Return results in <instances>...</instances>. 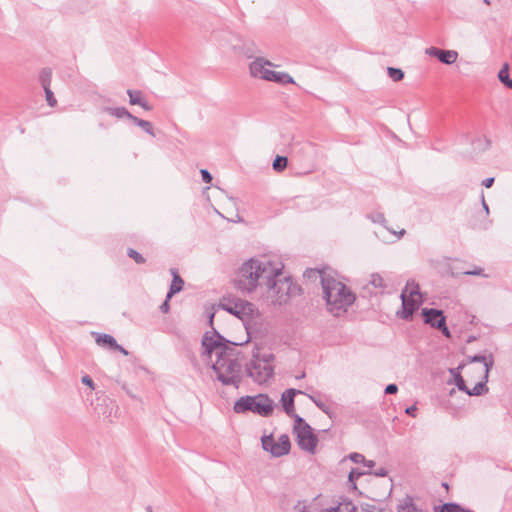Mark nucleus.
I'll return each mask as SVG.
<instances>
[{"instance_id": "nucleus-7", "label": "nucleus", "mask_w": 512, "mask_h": 512, "mask_svg": "<svg viewBox=\"0 0 512 512\" xmlns=\"http://www.w3.org/2000/svg\"><path fill=\"white\" fill-rule=\"evenodd\" d=\"M273 66L274 65L270 61L265 60L264 58H256L250 64V73L255 78H260L282 85L294 83L293 78L289 74L281 71H275L272 69Z\"/></svg>"}, {"instance_id": "nucleus-25", "label": "nucleus", "mask_w": 512, "mask_h": 512, "mask_svg": "<svg viewBox=\"0 0 512 512\" xmlns=\"http://www.w3.org/2000/svg\"><path fill=\"white\" fill-rule=\"evenodd\" d=\"M44 89H45V96H46V101H47L48 105L51 107L56 106L57 100L55 99L53 92L50 90L49 86L46 85L44 87Z\"/></svg>"}, {"instance_id": "nucleus-45", "label": "nucleus", "mask_w": 512, "mask_h": 512, "mask_svg": "<svg viewBox=\"0 0 512 512\" xmlns=\"http://www.w3.org/2000/svg\"><path fill=\"white\" fill-rule=\"evenodd\" d=\"M213 318H214V314H211V316H210V323L213 322Z\"/></svg>"}, {"instance_id": "nucleus-18", "label": "nucleus", "mask_w": 512, "mask_h": 512, "mask_svg": "<svg viewBox=\"0 0 512 512\" xmlns=\"http://www.w3.org/2000/svg\"><path fill=\"white\" fill-rule=\"evenodd\" d=\"M318 512H357V507L352 503V501L344 500L339 502L337 505L319 510Z\"/></svg>"}, {"instance_id": "nucleus-16", "label": "nucleus", "mask_w": 512, "mask_h": 512, "mask_svg": "<svg viewBox=\"0 0 512 512\" xmlns=\"http://www.w3.org/2000/svg\"><path fill=\"white\" fill-rule=\"evenodd\" d=\"M296 394H303V392L300 390L291 388V389L285 390L281 396L282 406L284 408V411L289 416L295 417V415H294V410H295L294 409V397Z\"/></svg>"}, {"instance_id": "nucleus-46", "label": "nucleus", "mask_w": 512, "mask_h": 512, "mask_svg": "<svg viewBox=\"0 0 512 512\" xmlns=\"http://www.w3.org/2000/svg\"><path fill=\"white\" fill-rule=\"evenodd\" d=\"M303 377H305L304 373L302 375H300L298 378H303Z\"/></svg>"}, {"instance_id": "nucleus-36", "label": "nucleus", "mask_w": 512, "mask_h": 512, "mask_svg": "<svg viewBox=\"0 0 512 512\" xmlns=\"http://www.w3.org/2000/svg\"><path fill=\"white\" fill-rule=\"evenodd\" d=\"M416 411H417V408L415 405H412L408 408H406L405 410V413L412 416V417H415L416 416Z\"/></svg>"}, {"instance_id": "nucleus-3", "label": "nucleus", "mask_w": 512, "mask_h": 512, "mask_svg": "<svg viewBox=\"0 0 512 512\" xmlns=\"http://www.w3.org/2000/svg\"><path fill=\"white\" fill-rule=\"evenodd\" d=\"M281 271V264L272 261H261L250 259L243 263L239 269L235 283L245 291L254 290L260 280L272 281V277H278Z\"/></svg>"}, {"instance_id": "nucleus-37", "label": "nucleus", "mask_w": 512, "mask_h": 512, "mask_svg": "<svg viewBox=\"0 0 512 512\" xmlns=\"http://www.w3.org/2000/svg\"><path fill=\"white\" fill-rule=\"evenodd\" d=\"M169 300L170 299H168V296H167L166 300L161 305V310H162L163 313H167L169 311V309H170Z\"/></svg>"}, {"instance_id": "nucleus-13", "label": "nucleus", "mask_w": 512, "mask_h": 512, "mask_svg": "<svg viewBox=\"0 0 512 512\" xmlns=\"http://www.w3.org/2000/svg\"><path fill=\"white\" fill-rule=\"evenodd\" d=\"M202 345L206 352H226L231 349L229 342H226L215 331L205 333Z\"/></svg>"}, {"instance_id": "nucleus-11", "label": "nucleus", "mask_w": 512, "mask_h": 512, "mask_svg": "<svg viewBox=\"0 0 512 512\" xmlns=\"http://www.w3.org/2000/svg\"><path fill=\"white\" fill-rule=\"evenodd\" d=\"M262 447L270 452L273 457H281L289 453L291 444L288 435L283 434L277 440L273 436H263L261 439Z\"/></svg>"}, {"instance_id": "nucleus-17", "label": "nucleus", "mask_w": 512, "mask_h": 512, "mask_svg": "<svg viewBox=\"0 0 512 512\" xmlns=\"http://www.w3.org/2000/svg\"><path fill=\"white\" fill-rule=\"evenodd\" d=\"M96 343L103 349L126 352L111 335H98L96 337Z\"/></svg>"}, {"instance_id": "nucleus-1", "label": "nucleus", "mask_w": 512, "mask_h": 512, "mask_svg": "<svg viewBox=\"0 0 512 512\" xmlns=\"http://www.w3.org/2000/svg\"><path fill=\"white\" fill-rule=\"evenodd\" d=\"M491 365V354H489V359L485 355H475L468 364L450 368L449 372L460 391L470 396H479L488 390L486 382Z\"/></svg>"}, {"instance_id": "nucleus-19", "label": "nucleus", "mask_w": 512, "mask_h": 512, "mask_svg": "<svg viewBox=\"0 0 512 512\" xmlns=\"http://www.w3.org/2000/svg\"><path fill=\"white\" fill-rule=\"evenodd\" d=\"M171 274L173 276V280H172V283L170 285V289L168 292V299H170L174 294L180 292L184 286V281L179 276V274L176 270L172 269Z\"/></svg>"}, {"instance_id": "nucleus-42", "label": "nucleus", "mask_w": 512, "mask_h": 512, "mask_svg": "<svg viewBox=\"0 0 512 512\" xmlns=\"http://www.w3.org/2000/svg\"><path fill=\"white\" fill-rule=\"evenodd\" d=\"M465 375L477 380V382L479 381V375L477 373H465Z\"/></svg>"}, {"instance_id": "nucleus-28", "label": "nucleus", "mask_w": 512, "mask_h": 512, "mask_svg": "<svg viewBox=\"0 0 512 512\" xmlns=\"http://www.w3.org/2000/svg\"><path fill=\"white\" fill-rule=\"evenodd\" d=\"M442 512H464V510L457 504L448 503L443 506Z\"/></svg>"}, {"instance_id": "nucleus-43", "label": "nucleus", "mask_w": 512, "mask_h": 512, "mask_svg": "<svg viewBox=\"0 0 512 512\" xmlns=\"http://www.w3.org/2000/svg\"><path fill=\"white\" fill-rule=\"evenodd\" d=\"M302 512H318V510L310 506L308 508H304Z\"/></svg>"}, {"instance_id": "nucleus-24", "label": "nucleus", "mask_w": 512, "mask_h": 512, "mask_svg": "<svg viewBox=\"0 0 512 512\" xmlns=\"http://www.w3.org/2000/svg\"><path fill=\"white\" fill-rule=\"evenodd\" d=\"M128 95L130 97L131 104H138V105L145 107V104L142 102L141 93L139 91L129 90Z\"/></svg>"}, {"instance_id": "nucleus-8", "label": "nucleus", "mask_w": 512, "mask_h": 512, "mask_svg": "<svg viewBox=\"0 0 512 512\" xmlns=\"http://www.w3.org/2000/svg\"><path fill=\"white\" fill-rule=\"evenodd\" d=\"M272 359L273 354H253L246 365L249 377L259 384L267 382L273 375Z\"/></svg>"}, {"instance_id": "nucleus-34", "label": "nucleus", "mask_w": 512, "mask_h": 512, "mask_svg": "<svg viewBox=\"0 0 512 512\" xmlns=\"http://www.w3.org/2000/svg\"><path fill=\"white\" fill-rule=\"evenodd\" d=\"M398 391V387L396 384H389L386 386L385 388V393L386 394H394Z\"/></svg>"}, {"instance_id": "nucleus-40", "label": "nucleus", "mask_w": 512, "mask_h": 512, "mask_svg": "<svg viewBox=\"0 0 512 512\" xmlns=\"http://www.w3.org/2000/svg\"><path fill=\"white\" fill-rule=\"evenodd\" d=\"M493 182H494V178H487L485 179L482 184L483 186H485L486 188H490L492 185H493Z\"/></svg>"}, {"instance_id": "nucleus-21", "label": "nucleus", "mask_w": 512, "mask_h": 512, "mask_svg": "<svg viewBox=\"0 0 512 512\" xmlns=\"http://www.w3.org/2000/svg\"><path fill=\"white\" fill-rule=\"evenodd\" d=\"M499 80L512 89V78L509 77V65L505 63L498 73Z\"/></svg>"}, {"instance_id": "nucleus-29", "label": "nucleus", "mask_w": 512, "mask_h": 512, "mask_svg": "<svg viewBox=\"0 0 512 512\" xmlns=\"http://www.w3.org/2000/svg\"><path fill=\"white\" fill-rule=\"evenodd\" d=\"M109 112L118 117V118H121V117H124V116H128V117H131V115L129 114V112L124 109V108H116V109H110Z\"/></svg>"}, {"instance_id": "nucleus-9", "label": "nucleus", "mask_w": 512, "mask_h": 512, "mask_svg": "<svg viewBox=\"0 0 512 512\" xmlns=\"http://www.w3.org/2000/svg\"><path fill=\"white\" fill-rule=\"evenodd\" d=\"M402 309L397 314L403 319H409L423 303L420 287L414 281H408L401 293Z\"/></svg>"}, {"instance_id": "nucleus-32", "label": "nucleus", "mask_w": 512, "mask_h": 512, "mask_svg": "<svg viewBox=\"0 0 512 512\" xmlns=\"http://www.w3.org/2000/svg\"><path fill=\"white\" fill-rule=\"evenodd\" d=\"M364 473L359 471L358 469H352L349 473V481L354 483L356 479H358Z\"/></svg>"}, {"instance_id": "nucleus-41", "label": "nucleus", "mask_w": 512, "mask_h": 512, "mask_svg": "<svg viewBox=\"0 0 512 512\" xmlns=\"http://www.w3.org/2000/svg\"><path fill=\"white\" fill-rule=\"evenodd\" d=\"M363 464L368 467L369 469L373 468L375 466V462L372 461V460H366L365 459V462H363Z\"/></svg>"}, {"instance_id": "nucleus-33", "label": "nucleus", "mask_w": 512, "mask_h": 512, "mask_svg": "<svg viewBox=\"0 0 512 512\" xmlns=\"http://www.w3.org/2000/svg\"><path fill=\"white\" fill-rule=\"evenodd\" d=\"M82 383L87 385L91 390H94V382L88 375H85L81 379Z\"/></svg>"}, {"instance_id": "nucleus-44", "label": "nucleus", "mask_w": 512, "mask_h": 512, "mask_svg": "<svg viewBox=\"0 0 512 512\" xmlns=\"http://www.w3.org/2000/svg\"><path fill=\"white\" fill-rule=\"evenodd\" d=\"M405 230L404 229H400L399 231H393V233L397 236V237H401L403 234H404Z\"/></svg>"}, {"instance_id": "nucleus-39", "label": "nucleus", "mask_w": 512, "mask_h": 512, "mask_svg": "<svg viewBox=\"0 0 512 512\" xmlns=\"http://www.w3.org/2000/svg\"><path fill=\"white\" fill-rule=\"evenodd\" d=\"M376 476H386L387 474V470L383 467L377 469L376 471L373 472Z\"/></svg>"}, {"instance_id": "nucleus-4", "label": "nucleus", "mask_w": 512, "mask_h": 512, "mask_svg": "<svg viewBox=\"0 0 512 512\" xmlns=\"http://www.w3.org/2000/svg\"><path fill=\"white\" fill-rule=\"evenodd\" d=\"M275 279L272 284H269L267 297L276 304H286L289 300L300 293V288L293 283L289 277L282 275V270L278 277H272ZM268 283H271L268 282Z\"/></svg>"}, {"instance_id": "nucleus-20", "label": "nucleus", "mask_w": 512, "mask_h": 512, "mask_svg": "<svg viewBox=\"0 0 512 512\" xmlns=\"http://www.w3.org/2000/svg\"><path fill=\"white\" fill-rule=\"evenodd\" d=\"M397 512H423L420 508H418L413 499L409 496L403 498L397 507Z\"/></svg>"}, {"instance_id": "nucleus-22", "label": "nucleus", "mask_w": 512, "mask_h": 512, "mask_svg": "<svg viewBox=\"0 0 512 512\" xmlns=\"http://www.w3.org/2000/svg\"><path fill=\"white\" fill-rule=\"evenodd\" d=\"M389 77L394 81L398 82L404 78V72L401 69L389 67L387 69Z\"/></svg>"}, {"instance_id": "nucleus-30", "label": "nucleus", "mask_w": 512, "mask_h": 512, "mask_svg": "<svg viewBox=\"0 0 512 512\" xmlns=\"http://www.w3.org/2000/svg\"><path fill=\"white\" fill-rule=\"evenodd\" d=\"M308 397L318 408H320L323 412L328 413V407L324 403L312 395H309Z\"/></svg>"}, {"instance_id": "nucleus-15", "label": "nucleus", "mask_w": 512, "mask_h": 512, "mask_svg": "<svg viewBox=\"0 0 512 512\" xmlns=\"http://www.w3.org/2000/svg\"><path fill=\"white\" fill-rule=\"evenodd\" d=\"M430 56L438 58L442 63L453 64L458 59V53L453 50H441L435 47H430L426 50Z\"/></svg>"}, {"instance_id": "nucleus-27", "label": "nucleus", "mask_w": 512, "mask_h": 512, "mask_svg": "<svg viewBox=\"0 0 512 512\" xmlns=\"http://www.w3.org/2000/svg\"><path fill=\"white\" fill-rule=\"evenodd\" d=\"M128 255L138 264L145 262V258L134 249H129Z\"/></svg>"}, {"instance_id": "nucleus-14", "label": "nucleus", "mask_w": 512, "mask_h": 512, "mask_svg": "<svg viewBox=\"0 0 512 512\" xmlns=\"http://www.w3.org/2000/svg\"><path fill=\"white\" fill-rule=\"evenodd\" d=\"M422 316L425 323L441 330L446 337H450L449 330L445 323V316L443 315L442 311L436 309H423Z\"/></svg>"}, {"instance_id": "nucleus-10", "label": "nucleus", "mask_w": 512, "mask_h": 512, "mask_svg": "<svg viewBox=\"0 0 512 512\" xmlns=\"http://www.w3.org/2000/svg\"><path fill=\"white\" fill-rule=\"evenodd\" d=\"M294 432L299 447L309 453H314L318 438L313 433L312 428L298 415H295Z\"/></svg>"}, {"instance_id": "nucleus-31", "label": "nucleus", "mask_w": 512, "mask_h": 512, "mask_svg": "<svg viewBox=\"0 0 512 512\" xmlns=\"http://www.w3.org/2000/svg\"><path fill=\"white\" fill-rule=\"evenodd\" d=\"M349 458L354 463H363V462H365V457L362 454H360V453H351L349 455Z\"/></svg>"}, {"instance_id": "nucleus-12", "label": "nucleus", "mask_w": 512, "mask_h": 512, "mask_svg": "<svg viewBox=\"0 0 512 512\" xmlns=\"http://www.w3.org/2000/svg\"><path fill=\"white\" fill-rule=\"evenodd\" d=\"M223 309L237 316L245 323H249L254 316H258V311L253 305L245 301H237L233 304H222Z\"/></svg>"}, {"instance_id": "nucleus-38", "label": "nucleus", "mask_w": 512, "mask_h": 512, "mask_svg": "<svg viewBox=\"0 0 512 512\" xmlns=\"http://www.w3.org/2000/svg\"><path fill=\"white\" fill-rule=\"evenodd\" d=\"M482 272H483V269L475 268L474 270L466 271L465 274H467V275H482Z\"/></svg>"}, {"instance_id": "nucleus-35", "label": "nucleus", "mask_w": 512, "mask_h": 512, "mask_svg": "<svg viewBox=\"0 0 512 512\" xmlns=\"http://www.w3.org/2000/svg\"><path fill=\"white\" fill-rule=\"evenodd\" d=\"M201 175L206 183H210L212 181V176L207 170H201Z\"/></svg>"}, {"instance_id": "nucleus-26", "label": "nucleus", "mask_w": 512, "mask_h": 512, "mask_svg": "<svg viewBox=\"0 0 512 512\" xmlns=\"http://www.w3.org/2000/svg\"><path fill=\"white\" fill-rule=\"evenodd\" d=\"M136 121H137V124L140 127H142L147 133H149L152 136H155L153 127L150 122L145 121V120H138V119H136Z\"/></svg>"}, {"instance_id": "nucleus-6", "label": "nucleus", "mask_w": 512, "mask_h": 512, "mask_svg": "<svg viewBox=\"0 0 512 512\" xmlns=\"http://www.w3.org/2000/svg\"><path fill=\"white\" fill-rule=\"evenodd\" d=\"M273 408V401L264 394L241 397L235 402L233 407L236 413L251 411L264 417L269 416L273 412Z\"/></svg>"}, {"instance_id": "nucleus-2", "label": "nucleus", "mask_w": 512, "mask_h": 512, "mask_svg": "<svg viewBox=\"0 0 512 512\" xmlns=\"http://www.w3.org/2000/svg\"><path fill=\"white\" fill-rule=\"evenodd\" d=\"M305 275L308 278H316L317 275H320L327 310L334 316L342 315L355 302V294L334 271L326 268L323 270L310 269L306 271Z\"/></svg>"}, {"instance_id": "nucleus-23", "label": "nucleus", "mask_w": 512, "mask_h": 512, "mask_svg": "<svg viewBox=\"0 0 512 512\" xmlns=\"http://www.w3.org/2000/svg\"><path fill=\"white\" fill-rule=\"evenodd\" d=\"M288 160L286 157L277 156L273 162V168L276 171H283L287 167Z\"/></svg>"}, {"instance_id": "nucleus-5", "label": "nucleus", "mask_w": 512, "mask_h": 512, "mask_svg": "<svg viewBox=\"0 0 512 512\" xmlns=\"http://www.w3.org/2000/svg\"><path fill=\"white\" fill-rule=\"evenodd\" d=\"M217 359L212 365V369L217 379L223 385H237L240 381L241 366L236 359H232L231 354H217Z\"/></svg>"}, {"instance_id": "nucleus-47", "label": "nucleus", "mask_w": 512, "mask_h": 512, "mask_svg": "<svg viewBox=\"0 0 512 512\" xmlns=\"http://www.w3.org/2000/svg\"><path fill=\"white\" fill-rule=\"evenodd\" d=\"M148 510H149V512H152L151 508H149Z\"/></svg>"}]
</instances>
